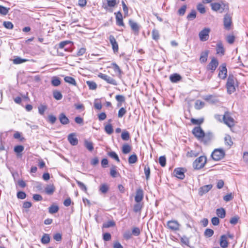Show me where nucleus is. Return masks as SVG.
<instances>
[{"label":"nucleus","instance_id":"1","mask_svg":"<svg viewBox=\"0 0 248 248\" xmlns=\"http://www.w3.org/2000/svg\"><path fill=\"white\" fill-rule=\"evenodd\" d=\"M236 78L232 75H229L226 83L227 92L229 94H231L235 92V87L234 84Z\"/></svg>","mask_w":248,"mask_h":248},{"label":"nucleus","instance_id":"2","mask_svg":"<svg viewBox=\"0 0 248 248\" xmlns=\"http://www.w3.org/2000/svg\"><path fill=\"white\" fill-rule=\"evenodd\" d=\"M206 163V157L205 156H201L193 162V167L194 169L199 170L202 168Z\"/></svg>","mask_w":248,"mask_h":248},{"label":"nucleus","instance_id":"3","mask_svg":"<svg viewBox=\"0 0 248 248\" xmlns=\"http://www.w3.org/2000/svg\"><path fill=\"white\" fill-rule=\"evenodd\" d=\"M211 6L213 11L218 12L220 13H222L228 9V6L223 3L221 4L217 2L212 3Z\"/></svg>","mask_w":248,"mask_h":248},{"label":"nucleus","instance_id":"4","mask_svg":"<svg viewBox=\"0 0 248 248\" xmlns=\"http://www.w3.org/2000/svg\"><path fill=\"white\" fill-rule=\"evenodd\" d=\"M225 155V151L223 149H216L213 152L211 156L214 160L218 161L222 159Z\"/></svg>","mask_w":248,"mask_h":248},{"label":"nucleus","instance_id":"5","mask_svg":"<svg viewBox=\"0 0 248 248\" xmlns=\"http://www.w3.org/2000/svg\"><path fill=\"white\" fill-rule=\"evenodd\" d=\"M223 121L225 124L230 127H232L234 125V120L230 115V113L228 112H225L222 117Z\"/></svg>","mask_w":248,"mask_h":248},{"label":"nucleus","instance_id":"6","mask_svg":"<svg viewBox=\"0 0 248 248\" xmlns=\"http://www.w3.org/2000/svg\"><path fill=\"white\" fill-rule=\"evenodd\" d=\"M98 77L101 78L102 79L106 81L108 83L113 85H117V82L116 81V80L108 75H107L103 73H99L98 75Z\"/></svg>","mask_w":248,"mask_h":248},{"label":"nucleus","instance_id":"7","mask_svg":"<svg viewBox=\"0 0 248 248\" xmlns=\"http://www.w3.org/2000/svg\"><path fill=\"white\" fill-rule=\"evenodd\" d=\"M218 65V62L215 58H213L207 65L206 69L208 71H210L211 73H214Z\"/></svg>","mask_w":248,"mask_h":248},{"label":"nucleus","instance_id":"8","mask_svg":"<svg viewBox=\"0 0 248 248\" xmlns=\"http://www.w3.org/2000/svg\"><path fill=\"white\" fill-rule=\"evenodd\" d=\"M210 29L208 28H204L201 31L199 34V38L202 41H207L209 37Z\"/></svg>","mask_w":248,"mask_h":248},{"label":"nucleus","instance_id":"9","mask_svg":"<svg viewBox=\"0 0 248 248\" xmlns=\"http://www.w3.org/2000/svg\"><path fill=\"white\" fill-rule=\"evenodd\" d=\"M219 72L218 77L221 79H225L227 77V69L225 63H222L219 68Z\"/></svg>","mask_w":248,"mask_h":248},{"label":"nucleus","instance_id":"10","mask_svg":"<svg viewBox=\"0 0 248 248\" xmlns=\"http://www.w3.org/2000/svg\"><path fill=\"white\" fill-rule=\"evenodd\" d=\"M192 133L199 140L202 139L204 136V131L200 126L195 127L192 130Z\"/></svg>","mask_w":248,"mask_h":248},{"label":"nucleus","instance_id":"11","mask_svg":"<svg viewBox=\"0 0 248 248\" xmlns=\"http://www.w3.org/2000/svg\"><path fill=\"white\" fill-rule=\"evenodd\" d=\"M109 40L112 46V48L114 53L117 52L119 49L118 43L117 42L115 37L112 35L109 36Z\"/></svg>","mask_w":248,"mask_h":248},{"label":"nucleus","instance_id":"12","mask_svg":"<svg viewBox=\"0 0 248 248\" xmlns=\"http://www.w3.org/2000/svg\"><path fill=\"white\" fill-rule=\"evenodd\" d=\"M185 170L183 168H178L174 170V176L180 179H183L185 178Z\"/></svg>","mask_w":248,"mask_h":248},{"label":"nucleus","instance_id":"13","mask_svg":"<svg viewBox=\"0 0 248 248\" xmlns=\"http://www.w3.org/2000/svg\"><path fill=\"white\" fill-rule=\"evenodd\" d=\"M232 18L228 14L225 15L223 20L224 26L225 29L229 30L232 24Z\"/></svg>","mask_w":248,"mask_h":248},{"label":"nucleus","instance_id":"14","mask_svg":"<svg viewBox=\"0 0 248 248\" xmlns=\"http://www.w3.org/2000/svg\"><path fill=\"white\" fill-rule=\"evenodd\" d=\"M129 24L130 26L132 31L134 32L136 35H138L140 31V26L139 25L135 22L132 20H129Z\"/></svg>","mask_w":248,"mask_h":248},{"label":"nucleus","instance_id":"15","mask_svg":"<svg viewBox=\"0 0 248 248\" xmlns=\"http://www.w3.org/2000/svg\"><path fill=\"white\" fill-rule=\"evenodd\" d=\"M69 143L73 146L77 145L78 144V139L76 137L75 133L70 134L67 137Z\"/></svg>","mask_w":248,"mask_h":248},{"label":"nucleus","instance_id":"16","mask_svg":"<svg viewBox=\"0 0 248 248\" xmlns=\"http://www.w3.org/2000/svg\"><path fill=\"white\" fill-rule=\"evenodd\" d=\"M115 14L116 15V21L117 25L119 26L124 27V24L123 22V16L121 13L119 11L117 13H115Z\"/></svg>","mask_w":248,"mask_h":248},{"label":"nucleus","instance_id":"17","mask_svg":"<svg viewBox=\"0 0 248 248\" xmlns=\"http://www.w3.org/2000/svg\"><path fill=\"white\" fill-rule=\"evenodd\" d=\"M143 198V191L142 189L139 188L136 191L135 201L137 202H140Z\"/></svg>","mask_w":248,"mask_h":248},{"label":"nucleus","instance_id":"18","mask_svg":"<svg viewBox=\"0 0 248 248\" xmlns=\"http://www.w3.org/2000/svg\"><path fill=\"white\" fill-rule=\"evenodd\" d=\"M212 188V185H207L201 187L199 190V194L200 196H202L203 194L208 192Z\"/></svg>","mask_w":248,"mask_h":248},{"label":"nucleus","instance_id":"19","mask_svg":"<svg viewBox=\"0 0 248 248\" xmlns=\"http://www.w3.org/2000/svg\"><path fill=\"white\" fill-rule=\"evenodd\" d=\"M220 246L222 248H227L228 246V242L227 239V236L225 235H222L220 236Z\"/></svg>","mask_w":248,"mask_h":248},{"label":"nucleus","instance_id":"20","mask_svg":"<svg viewBox=\"0 0 248 248\" xmlns=\"http://www.w3.org/2000/svg\"><path fill=\"white\" fill-rule=\"evenodd\" d=\"M24 150V147L23 145L16 146L14 149V151L16 153L17 157H21L22 156V152Z\"/></svg>","mask_w":248,"mask_h":248},{"label":"nucleus","instance_id":"21","mask_svg":"<svg viewBox=\"0 0 248 248\" xmlns=\"http://www.w3.org/2000/svg\"><path fill=\"white\" fill-rule=\"evenodd\" d=\"M59 119L62 124H67L69 123V119L66 116L64 113H62L59 115Z\"/></svg>","mask_w":248,"mask_h":248},{"label":"nucleus","instance_id":"22","mask_svg":"<svg viewBox=\"0 0 248 248\" xmlns=\"http://www.w3.org/2000/svg\"><path fill=\"white\" fill-rule=\"evenodd\" d=\"M225 144L229 148L232 145L233 142L232 141L231 137L229 135H226L224 137Z\"/></svg>","mask_w":248,"mask_h":248},{"label":"nucleus","instance_id":"23","mask_svg":"<svg viewBox=\"0 0 248 248\" xmlns=\"http://www.w3.org/2000/svg\"><path fill=\"white\" fill-rule=\"evenodd\" d=\"M55 190V187L53 185H47L45 188V192L48 195H52Z\"/></svg>","mask_w":248,"mask_h":248},{"label":"nucleus","instance_id":"24","mask_svg":"<svg viewBox=\"0 0 248 248\" xmlns=\"http://www.w3.org/2000/svg\"><path fill=\"white\" fill-rule=\"evenodd\" d=\"M216 214L219 217L223 218L225 217L226 211L223 208H218L216 210Z\"/></svg>","mask_w":248,"mask_h":248},{"label":"nucleus","instance_id":"25","mask_svg":"<svg viewBox=\"0 0 248 248\" xmlns=\"http://www.w3.org/2000/svg\"><path fill=\"white\" fill-rule=\"evenodd\" d=\"M213 138V135L211 133H204V136L202 137V140L205 143L209 142Z\"/></svg>","mask_w":248,"mask_h":248},{"label":"nucleus","instance_id":"26","mask_svg":"<svg viewBox=\"0 0 248 248\" xmlns=\"http://www.w3.org/2000/svg\"><path fill=\"white\" fill-rule=\"evenodd\" d=\"M64 80L65 82H67L71 85L76 86L77 83L75 79L69 76H66L64 78Z\"/></svg>","mask_w":248,"mask_h":248},{"label":"nucleus","instance_id":"27","mask_svg":"<svg viewBox=\"0 0 248 248\" xmlns=\"http://www.w3.org/2000/svg\"><path fill=\"white\" fill-rule=\"evenodd\" d=\"M217 54L223 55L224 54V49L222 43H218L217 45Z\"/></svg>","mask_w":248,"mask_h":248},{"label":"nucleus","instance_id":"28","mask_svg":"<svg viewBox=\"0 0 248 248\" xmlns=\"http://www.w3.org/2000/svg\"><path fill=\"white\" fill-rule=\"evenodd\" d=\"M131 147L129 144L125 143L123 145L122 152L124 154H127L131 152Z\"/></svg>","mask_w":248,"mask_h":248},{"label":"nucleus","instance_id":"29","mask_svg":"<svg viewBox=\"0 0 248 248\" xmlns=\"http://www.w3.org/2000/svg\"><path fill=\"white\" fill-rule=\"evenodd\" d=\"M115 98L118 102V107L121 106L122 103L124 102L125 100V97L123 95H117L115 96Z\"/></svg>","mask_w":248,"mask_h":248},{"label":"nucleus","instance_id":"30","mask_svg":"<svg viewBox=\"0 0 248 248\" xmlns=\"http://www.w3.org/2000/svg\"><path fill=\"white\" fill-rule=\"evenodd\" d=\"M41 243L43 244H48L50 242V236L48 234L45 233L41 240Z\"/></svg>","mask_w":248,"mask_h":248},{"label":"nucleus","instance_id":"31","mask_svg":"<svg viewBox=\"0 0 248 248\" xmlns=\"http://www.w3.org/2000/svg\"><path fill=\"white\" fill-rule=\"evenodd\" d=\"M107 1V5L103 6L104 9L107 10L108 7H114L116 4V0H106Z\"/></svg>","mask_w":248,"mask_h":248},{"label":"nucleus","instance_id":"32","mask_svg":"<svg viewBox=\"0 0 248 248\" xmlns=\"http://www.w3.org/2000/svg\"><path fill=\"white\" fill-rule=\"evenodd\" d=\"M208 55V51L202 52L200 56V60L201 62H205L207 60Z\"/></svg>","mask_w":248,"mask_h":248},{"label":"nucleus","instance_id":"33","mask_svg":"<svg viewBox=\"0 0 248 248\" xmlns=\"http://www.w3.org/2000/svg\"><path fill=\"white\" fill-rule=\"evenodd\" d=\"M182 79L181 76L178 74H171V82H177Z\"/></svg>","mask_w":248,"mask_h":248},{"label":"nucleus","instance_id":"34","mask_svg":"<svg viewBox=\"0 0 248 248\" xmlns=\"http://www.w3.org/2000/svg\"><path fill=\"white\" fill-rule=\"evenodd\" d=\"M204 103L200 100H197L195 103V108L196 109H201L204 106Z\"/></svg>","mask_w":248,"mask_h":248},{"label":"nucleus","instance_id":"35","mask_svg":"<svg viewBox=\"0 0 248 248\" xmlns=\"http://www.w3.org/2000/svg\"><path fill=\"white\" fill-rule=\"evenodd\" d=\"M84 145L85 147L90 152L93 151V143L91 141H89L87 140H85Z\"/></svg>","mask_w":248,"mask_h":248},{"label":"nucleus","instance_id":"36","mask_svg":"<svg viewBox=\"0 0 248 248\" xmlns=\"http://www.w3.org/2000/svg\"><path fill=\"white\" fill-rule=\"evenodd\" d=\"M116 166H113L110 170V174L113 178L117 177L119 175V173L116 170Z\"/></svg>","mask_w":248,"mask_h":248},{"label":"nucleus","instance_id":"37","mask_svg":"<svg viewBox=\"0 0 248 248\" xmlns=\"http://www.w3.org/2000/svg\"><path fill=\"white\" fill-rule=\"evenodd\" d=\"M28 60L25 59H22L20 57H17L13 60V63L15 64H19L27 62Z\"/></svg>","mask_w":248,"mask_h":248},{"label":"nucleus","instance_id":"38","mask_svg":"<svg viewBox=\"0 0 248 248\" xmlns=\"http://www.w3.org/2000/svg\"><path fill=\"white\" fill-rule=\"evenodd\" d=\"M203 98L206 101L211 103H215L217 102V100L214 98L213 95H208L205 96L203 97Z\"/></svg>","mask_w":248,"mask_h":248},{"label":"nucleus","instance_id":"39","mask_svg":"<svg viewBox=\"0 0 248 248\" xmlns=\"http://www.w3.org/2000/svg\"><path fill=\"white\" fill-rule=\"evenodd\" d=\"M53 95L54 98L57 100H60L62 99V93L60 92L57 90L53 91Z\"/></svg>","mask_w":248,"mask_h":248},{"label":"nucleus","instance_id":"40","mask_svg":"<svg viewBox=\"0 0 248 248\" xmlns=\"http://www.w3.org/2000/svg\"><path fill=\"white\" fill-rule=\"evenodd\" d=\"M108 155L111 158L115 159L117 162H119L120 161L118 155L115 152L113 151L109 152L108 153Z\"/></svg>","mask_w":248,"mask_h":248},{"label":"nucleus","instance_id":"41","mask_svg":"<svg viewBox=\"0 0 248 248\" xmlns=\"http://www.w3.org/2000/svg\"><path fill=\"white\" fill-rule=\"evenodd\" d=\"M115 225V222L113 220H109L103 223V228H108L114 227Z\"/></svg>","mask_w":248,"mask_h":248},{"label":"nucleus","instance_id":"42","mask_svg":"<svg viewBox=\"0 0 248 248\" xmlns=\"http://www.w3.org/2000/svg\"><path fill=\"white\" fill-rule=\"evenodd\" d=\"M180 226V224L177 221L171 220V230H178Z\"/></svg>","mask_w":248,"mask_h":248},{"label":"nucleus","instance_id":"43","mask_svg":"<svg viewBox=\"0 0 248 248\" xmlns=\"http://www.w3.org/2000/svg\"><path fill=\"white\" fill-rule=\"evenodd\" d=\"M138 160V157L136 154L131 155L128 158V163L129 164L135 163Z\"/></svg>","mask_w":248,"mask_h":248},{"label":"nucleus","instance_id":"44","mask_svg":"<svg viewBox=\"0 0 248 248\" xmlns=\"http://www.w3.org/2000/svg\"><path fill=\"white\" fill-rule=\"evenodd\" d=\"M51 84L53 86H58L61 84L60 79L57 77H53L51 80Z\"/></svg>","mask_w":248,"mask_h":248},{"label":"nucleus","instance_id":"45","mask_svg":"<svg viewBox=\"0 0 248 248\" xmlns=\"http://www.w3.org/2000/svg\"><path fill=\"white\" fill-rule=\"evenodd\" d=\"M152 38L155 40L157 41L159 39V34L157 30L154 29L152 31Z\"/></svg>","mask_w":248,"mask_h":248},{"label":"nucleus","instance_id":"46","mask_svg":"<svg viewBox=\"0 0 248 248\" xmlns=\"http://www.w3.org/2000/svg\"><path fill=\"white\" fill-rule=\"evenodd\" d=\"M86 84L90 90H95L97 88V85L94 81H87Z\"/></svg>","mask_w":248,"mask_h":248},{"label":"nucleus","instance_id":"47","mask_svg":"<svg viewBox=\"0 0 248 248\" xmlns=\"http://www.w3.org/2000/svg\"><path fill=\"white\" fill-rule=\"evenodd\" d=\"M105 131L107 134H108L109 135L111 134L113 132V127H112V126L111 125V124H107L105 127Z\"/></svg>","mask_w":248,"mask_h":248},{"label":"nucleus","instance_id":"48","mask_svg":"<svg viewBox=\"0 0 248 248\" xmlns=\"http://www.w3.org/2000/svg\"><path fill=\"white\" fill-rule=\"evenodd\" d=\"M108 190V186L106 184L101 185L99 190L103 193H106Z\"/></svg>","mask_w":248,"mask_h":248},{"label":"nucleus","instance_id":"49","mask_svg":"<svg viewBox=\"0 0 248 248\" xmlns=\"http://www.w3.org/2000/svg\"><path fill=\"white\" fill-rule=\"evenodd\" d=\"M121 138L124 140H128L130 139V135L128 131H124L122 133Z\"/></svg>","mask_w":248,"mask_h":248},{"label":"nucleus","instance_id":"50","mask_svg":"<svg viewBox=\"0 0 248 248\" xmlns=\"http://www.w3.org/2000/svg\"><path fill=\"white\" fill-rule=\"evenodd\" d=\"M10 10L9 8H7L0 5V14L2 15H6Z\"/></svg>","mask_w":248,"mask_h":248},{"label":"nucleus","instance_id":"51","mask_svg":"<svg viewBox=\"0 0 248 248\" xmlns=\"http://www.w3.org/2000/svg\"><path fill=\"white\" fill-rule=\"evenodd\" d=\"M196 17V12L195 10H192L191 13L187 16V19L188 20H192Z\"/></svg>","mask_w":248,"mask_h":248},{"label":"nucleus","instance_id":"52","mask_svg":"<svg viewBox=\"0 0 248 248\" xmlns=\"http://www.w3.org/2000/svg\"><path fill=\"white\" fill-rule=\"evenodd\" d=\"M76 183L79 188L83 191L86 192L87 188L85 185L78 180H76Z\"/></svg>","mask_w":248,"mask_h":248},{"label":"nucleus","instance_id":"53","mask_svg":"<svg viewBox=\"0 0 248 248\" xmlns=\"http://www.w3.org/2000/svg\"><path fill=\"white\" fill-rule=\"evenodd\" d=\"M142 207V204L140 202H137L134 205L133 210L136 213L139 212L141 210Z\"/></svg>","mask_w":248,"mask_h":248},{"label":"nucleus","instance_id":"54","mask_svg":"<svg viewBox=\"0 0 248 248\" xmlns=\"http://www.w3.org/2000/svg\"><path fill=\"white\" fill-rule=\"evenodd\" d=\"M3 26L7 29H13L14 28V25L10 21H4L3 23Z\"/></svg>","mask_w":248,"mask_h":248},{"label":"nucleus","instance_id":"55","mask_svg":"<svg viewBox=\"0 0 248 248\" xmlns=\"http://www.w3.org/2000/svg\"><path fill=\"white\" fill-rule=\"evenodd\" d=\"M197 8L199 12L201 14H204L206 12L204 6L202 3L198 4L197 5Z\"/></svg>","mask_w":248,"mask_h":248},{"label":"nucleus","instance_id":"56","mask_svg":"<svg viewBox=\"0 0 248 248\" xmlns=\"http://www.w3.org/2000/svg\"><path fill=\"white\" fill-rule=\"evenodd\" d=\"M49 212L50 214H54L57 213L59 210V207L57 205H51L49 208Z\"/></svg>","mask_w":248,"mask_h":248},{"label":"nucleus","instance_id":"57","mask_svg":"<svg viewBox=\"0 0 248 248\" xmlns=\"http://www.w3.org/2000/svg\"><path fill=\"white\" fill-rule=\"evenodd\" d=\"M144 173L146 176V179L148 180L150 177V169L148 166H145L144 169Z\"/></svg>","mask_w":248,"mask_h":248},{"label":"nucleus","instance_id":"58","mask_svg":"<svg viewBox=\"0 0 248 248\" xmlns=\"http://www.w3.org/2000/svg\"><path fill=\"white\" fill-rule=\"evenodd\" d=\"M47 109V107L46 105H41L38 107V112L39 113L43 115L44 114L45 111Z\"/></svg>","mask_w":248,"mask_h":248},{"label":"nucleus","instance_id":"59","mask_svg":"<svg viewBox=\"0 0 248 248\" xmlns=\"http://www.w3.org/2000/svg\"><path fill=\"white\" fill-rule=\"evenodd\" d=\"M71 43H72V42L70 41H64L61 42L59 44V48L60 49L64 48V47L66 45L71 44Z\"/></svg>","mask_w":248,"mask_h":248},{"label":"nucleus","instance_id":"60","mask_svg":"<svg viewBox=\"0 0 248 248\" xmlns=\"http://www.w3.org/2000/svg\"><path fill=\"white\" fill-rule=\"evenodd\" d=\"M233 198V194L231 193L227 194L226 195L223 197V200L226 202H229L232 200Z\"/></svg>","mask_w":248,"mask_h":248},{"label":"nucleus","instance_id":"61","mask_svg":"<svg viewBox=\"0 0 248 248\" xmlns=\"http://www.w3.org/2000/svg\"><path fill=\"white\" fill-rule=\"evenodd\" d=\"M214 234V231L213 230L211 229H206L204 232V235L205 236L210 237H211Z\"/></svg>","mask_w":248,"mask_h":248},{"label":"nucleus","instance_id":"62","mask_svg":"<svg viewBox=\"0 0 248 248\" xmlns=\"http://www.w3.org/2000/svg\"><path fill=\"white\" fill-rule=\"evenodd\" d=\"M191 122L194 124L200 125L203 123V120L202 119H195L192 118L191 119Z\"/></svg>","mask_w":248,"mask_h":248},{"label":"nucleus","instance_id":"63","mask_svg":"<svg viewBox=\"0 0 248 248\" xmlns=\"http://www.w3.org/2000/svg\"><path fill=\"white\" fill-rule=\"evenodd\" d=\"M115 72H117L120 75L122 73L119 66L116 63H112L111 64Z\"/></svg>","mask_w":248,"mask_h":248},{"label":"nucleus","instance_id":"64","mask_svg":"<svg viewBox=\"0 0 248 248\" xmlns=\"http://www.w3.org/2000/svg\"><path fill=\"white\" fill-rule=\"evenodd\" d=\"M186 5L182 6L178 10V14L180 16L184 15V14L186 12Z\"/></svg>","mask_w":248,"mask_h":248}]
</instances>
